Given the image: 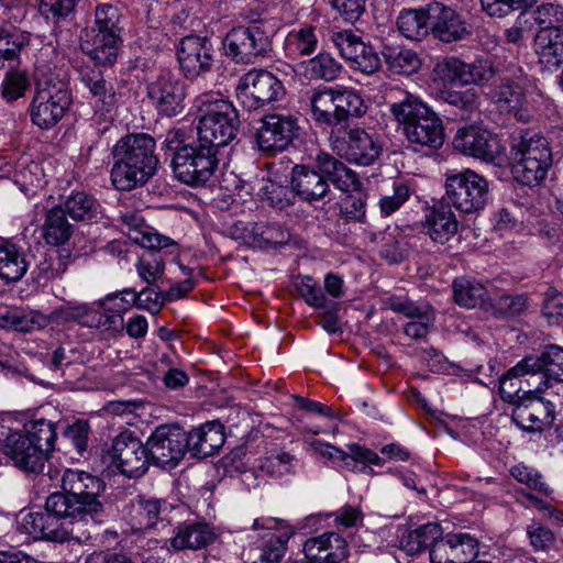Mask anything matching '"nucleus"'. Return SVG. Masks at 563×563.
Returning a JSON list of instances; mask_svg holds the SVG:
<instances>
[{
  "instance_id": "f257e3e1",
  "label": "nucleus",
  "mask_w": 563,
  "mask_h": 563,
  "mask_svg": "<svg viewBox=\"0 0 563 563\" xmlns=\"http://www.w3.org/2000/svg\"><path fill=\"white\" fill-rule=\"evenodd\" d=\"M329 181L342 191H349L360 185L356 174L328 153L317 155L316 167L297 164L290 172L292 191L301 201L309 205L323 201L331 195Z\"/></svg>"
},
{
  "instance_id": "f03ea898",
  "label": "nucleus",
  "mask_w": 563,
  "mask_h": 563,
  "mask_svg": "<svg viewBox=\"0 0 563 563\" xmlns=\"http://www.w3.org/2000/svg\"><path fill=\"white\" fill-rule=\"evenodd\" d=\"M155 140L148 134H129L113 147L111 180L118 190L129 191L144 185L156 172Z\"/></svg>"
},
{
  "instance_id": "7ed1b4c3",
  "label": "nucleus",
  "mask_w": 563,
  "mask_h": 563,
  "mask_svg": "<svg viewBox=\"0 0 563 563\" xmlns=\"http://www.w3.org/2000/svg\"><path fill=\"white\" fill-rule=\"evenodd\" d=\"M195 108L197 140L219 152L236 137L240 119L232 102L206 93L196 98Z\"/></svg>"
},
{
  "instance_id": "20e7f679",
  "label": "nucleus",
  "mask_w": 563,
  "mask_h": 563,
  "mask_svg": "<svg viewBox=\"0 0 563 563\" xmlns=\"http://www.w3.org/2000/svg\"><path fill=\"white\" fill-rule=\"evenodd\" d=\"M121 13L111 4H101L95 11L96 27L82 30L79 36L80 51L96 66L112 67L122 43Z\"/></svg>"
},
{
  "instance_id": "39448f33",
  "label": "nucleus",
  "mask_w": 563,
  "mask_h": 563,
  "mask_svg": "<svg viewBox=\"0 0 563 563\" xmlns=\"http://www.w3.org/2000/svg\"><path fill=\"white\" fill-rule=\"evenodd\" d=\"M390 112L401 125L411 145L439 148L444 142V128L441 119L427 104L412 96L393 103Z\"/></svg>"
},
{
  "instance_id": "423d86ee",
  "label": "nucleus",
  "mask_w": 563,
  "mask_h": 563,
  "mask_svg": "<svg viewBox=\"0 0 563 563\" xmlns=\"http://www.w3.org/2000/svg\"><path fill=\"white\" fill-rule=\"evenodd\" d=\"M512 174L525 186L543 181L552 166V151L545 137L525 133L515 137L511 145Z\"/></svg>"
},
{
  "instance_id": "0eeeda50",
  "label": "nucleus",
  "mask_w": 563,
  "mask_h": 563,
  "mask_svg": "<svg viewBox=\"0 0 563 563\" xmlns=\"http://www.w3.org/2000/svg\"><path fill=\"white\" fill-rule=\"evenodd\" d=\"M174 150L173 172L175 177L186 185H205L218 167L219 152L199 140L176 146Z\"/></svg>"
},
{
  "instance_id": "6e6552de",
  "label": "nucleus",
  "mask_w": 563,
  "mask_h": 563,
  "mask_svg": "<svg viewBox=\"0 0 563 563\" xmlns=\"http://www.w3.org/2000/svg\"><path fill=\"white\" fill-rule=\"evenodd\" d=\"M329 141L336 155L357 165H372L382 153L378 139L360 128H333Z\"/></svg>"
},
{
  "instance_id": "1a4fd4ad",
  "label": "nucleus",
  "mask_w": 563,
  "mask_h": 563,
  "mask_svg": "<svg viewBox=\"0 0 563 563\" xmlns=\"http://www.w3.org/2000/svg\"><path fill=\"white\" fill-rule=\"evenodd\" d=\"M488 181L474 170L446 174V199L461 212L473 213L482 210L488 200Z\"/></svg>"
},
{
  "instance_id": "9d476101",
  "label": "nucleus",
  "mask_w": 563,
  "mask_h": 563,
  "mask_svg": "<svg viewBox=\"0 0 563 563\" xmlns=\"http://www.w3.org/2000/svg\"><path fill=\"white\" fill-rule=\"evenodd\" d=\"M53 73H44L36 80V91L31 103V119L41 129L55 125L70 106V92L53 84Z\"/></svg>"
},
{
  "instance_id": "9b49d317",
  "label": "nucleus",
  "mask_w": 563,
  "mask_h": 563,
  "mask_svg": "<svg viewBox=\"0 0 563 563\" xmlns=\"http://www.w3.org/2000/svg\"><path fill=\"white\" fill-rule=\"evenodd\" d=\"M146 449L150 464L172 470L187 452L186 431L177 424H159L148 437Z\"/></svg>"
},
{
  "instance_id": "f8f14e48",
  "label": "nucleus",
  "mask_w": 563,
  "mask_h": 563,
  "mask_svg": "<svg viewBox=\"0 0 563 563\" xmlns=\"http://www.w3.org/2000/svg\"><path fill=\"white\" fill-rule=\"evenodd\" d=\"M107 456L122 475L129 478L143 476L150 465L146 443L130 431L120 432L112 440Z\"/></svg>"
},
{
  "instance_id": "ddd939ff",
  "label": "nucleus",
  "mask_w": 563,
  "mask_h": 563,
  "mask_svg": "<svg viewBox=\"0 0 563 563\" xmlns=\"http://www.w3.org/2000/svg\"><path fill=\"white\" fill-rule=\"evenodd\" d=\"M299 130L298 119L292 114H266L255 135L257 147L268 155L280 153L299 136Z\"/></svg>"
},
{
  "instance_id": "4468645a",
  "label": "nucleus",
  "mask_w": 563,
  "mask_h": 563,
  "mask_svg": "<svg viewBox=\"0 0 563 563\" xmlns=\"http://www.w3.org/2000/svg\"><path fill=\"white\" fill-rule=\"evenodd\" d=\"M227 57L236 64L249 65L257 62L267 51L268 42L257 26L233 27L222 41Z\"/></svg>"
},
{
  "instance_id": "2eb2a0df",
  "label": "nucleus",
  "mask_w": 563,
  "mask_h": 563,
  "mask_svg": "<svg viewBox=\"0 0 563 563\" xmlns=\"http://www.w3.org/2000/svg\"><path fill=\"white\" fill-rule=\"evenodd\" d=\"M238 99L247 109L262 108L279 100L285 89L273 73H246L235 88Z\"/></svg>"
},
{
  "instance_id": "dca6fc26",
  "label": "nucleus",
  "mask_w": 563,
  "mask_h": 563,
  "mask_svg": "<svg viewBox=\"0 0 563 563\" xmlns=\"http://www.w3.org/2000/svg\"><path fill=\"white\" fill-rule=\"evenodd\" d=\"M532 389L523 391V398L514 407L512 421L522 430L540 432L554 421V408L550 401Z\"/></svg>"
},
{
  "instance_id": "f3484780",
  "label": "nucleus",
  "mask_w": 563,
  "mask_h": 563,
  "mask_svg": "<svg viewBox=\"0 0 563 563\" xmlns=\"http://www.w3.org/2000/svg\"><path fill=\"white\" fill-rule=\"evenodd\" d=\"M73 523L79 522L78 516L95 517L102 512L99 495L104 489L100 477L91 472L73 470Z\"/></svg>"
},
{
  "instance_id": "a211bd4d",
  "label": "nucleus",
  "mask_w": 563,
  "mask_h": 563,
  "mask_svg": "<svg viewBox=\"0 0 563 563\" xmlns=\"http://www.w3.org/2000/svg\"><path fill=\"white\" fill-rule=\"evenodd\" d=\"M453 146L464 155L485 162H494L499 154L498 140L489 131L475 125L459 129Z\"/></svg>"
},
{
  "instance_id": "6ab92c4d",
  "label": "nucleus",
  "mask_w": 563,
  "mask_h": 563,
  "mask_svg": "<svg viewBox=\"0 0 563 563\" xmlns=\"http://www.w3.org/2000/svg\"><path fill=\"white\" fill-rule=\"evenodd\" d=\"M430 34L443 43H453L466 37L468 30L463 18L441 2L429 3Z\"/></svg>"
},
{
  "instance_id": "aec40b11",
  "label": "nucleus",
  "mask_w": 563,
  "mask_h": 563,
  "mask_svg": "<svg viewBox=\"0 0 563 563\" xmlns=\"http://www.w3.org/2000/svg\"><path fill=\"white\" fill-rule=\"evenodd\" d=\"M3 453L13 464L26 473L38 474L43 471L47 456L41 446L33 445L21 432H11L1 445Z\"/></svg>"
},
{
  "instance_id": "412c9836",
  "label": "nucleus",
  "mask_w": 563,
  "mask_h": 563,
  "mask_svg": "<svg viewBox=\"0 0 563 563\" xmlns=\"http://www.w3.org/2000/svg\"><path fill=\"white\" fill-rule=\"evenodd\" d=\"M148 95L157 101L161 113L174 117L181 112L185 86L174 73H163L148 86Z\"/></svg>"
},
{
  "instance_id": "4be33fe9",
  "label": "nucleus",
  "mask_w": 563,
  "mask_h": 563,
  "mask_svg": "<svg viewBox=\"0 0 563 563\" xmlns=\"http://www.w3.org/2000/svg\"><path fill=\"white\" fill-rule=\"evenodd\" d=\"M177 58L181 70H206L214 66V49L208 37L188 35L180 40Z\"/></svg>"
},
{
  "instance_id": "5701e85b",
  "label": "nucleus",
  "mask_w": 563,
  "mask_h": 563,
  "mask_svg": "<svg viewBox=\"0 0 563 563\" xmlns=\"http://www.w3.org/2000/svg\"><path fill=\"white\" fill-rule=\"evenodd\" d=\"M332 41L341 55L354 63V70H378L377 55L352 31L336 32L332 35Z\"/></svg>"
},
{
  "instance_id": "b1692460",
  "label": "nucleus",
  "mask_w": 563,
  "mask_h": 563,
  "mask_svg": "<svg viewBox=\"0 0 563 563\" xmlns=\"http://www.w3.org/2000/svg\"><path fill=\"white\" fill-rule=\"evenodd\" d=\"M213 528L201 521L183 522L174 529L169 544L175 551L200 550L216 540Z\"/></svg>"
},
{
  "instance_id": "393cba45",
  "label": "nucleus",
  "mask_w": 563,
  "mask_h": 563,
  "mask_svg": "<svg viewBox=\"0 0 563 563\" xmlns=\"http://www.w3.org/2000/svg\"><path fill=\"white\" fill-rule=\"evenodd\" d=\"M187 451L198 459L213 455L225 441L223 428L216 422H207L186 432Z\"/></svg>"
},
{
  "instance_id": "a878e982",
  "label": "nucleus",
  "mask_w": 563,
  "mask_h": 563,
  "mask_svg": "<svg viewBox=\"0 0 563 563\" xmlns=\"http://www.w3.org/2000/svg\"><path fill=\"white\" fill-rule=\"evenodd\" d=\"M101 310L96 312L98 322L93 328L111 334H121L124 330L123 314L131 303L120 294H109L99 302Z\"/></svg>"
},
{
  "instance_id": "bb28decb",
  "label": "nucleus",
  "mask_w": 563,
  "mask_h": 563,
  "mask_svg": "<svg viewBox=\"0 0 563 563\" xmlns=\"http://www.w3.org/2000/svg\"><path fill=\"white\" fill-rule=\"evenodd\" d=\"M459 222L449 206H434L427 214L423 231L438 244H445L457 232Z\"/></svg>"
},
{
  "instance_id": "cd10ccee",
  "label": "nucleus",
  "mask_w": 563,
  "mask_h": 563,
  "mask_svg": "<svg viewBox=\"0 0 563 563\" xmlns=\"http://www.w3.org/2000/svg\"><path fill=\"white\" fill-rule=\"evenodd\" d=\"M29 265L23 247L0 236V278L7 283L19 282L26 274Z\"/></svg>"
},
{
  "instance_id": "c85d7f7f",
  "label": "nucleus",
  "mask_w": 563,
  "mask_h": 563,
  "mask_svg": "<svg viewBox=\"0 0 563 563\" xmlns=\"http://www.w3.org/2000/svg\"><path fill=\"white\" fill-rule=\"evenodd\" d=\"M545 374V351L540 354H530L525 356L515 366L510 368V375L521 376V379L528 387L537 393H543L548 389Z\"/></svg>"
},
{
  "instance_id": "c756f323",
  "label": "nucleus",
  "mask_w": 563,
  "mask_h": 563,
  "mask_svg": "<svg viewBox=\"0 0 563 563\" xmlns=\"http://www.w3.org/2000/svg\"><path fill=\"white\" fill-rule=\"evenodd\" d=\"M536 51L544 68L560 67L563 64V27L538 31L534 35Z\"/></svg>"
},
{
  "instance_id": "7c9ffc66",
  "label": "nucleus",
  "mask_w": 563,
  "mask_h": 563,
  "mask_svg": "<svg viewBox=\"0 0 563 563\" xmlns=\"http://www.w3.org/2000/svg\"><path fill=\"white\" fill-rule=\"evenodd\" d=\"M48 325L46 314L38 310L13 308L0 314V327L18 332H32Z\"/></svg>"
},
{
  "instance_id": "2f4dec72",
  "label": "nucleus",
  "mask_w": 563,
  "mask_h": 563,
  "mask_svg": "<svg viewBox=\"0 0 563 563\" xmlns=\"http://www.w3.org/2000/svg\"><path fill=\"white\" fill-rule=\"evenodd\" d=\"M42 236L47 245L56 247L65 245L70 240V223L64 207L56 206L46 213Z\"/></svg>"
},
{
  "instance_id": "473e14b6",
  "label": "nucleus",
  "mask_w": 563,
  "mask_h": 563,
  "mask_svg": "<svg viewBox=\"0 0 563 563\" xmlns=\"http://www.w3.org/2000/svg\"><path fill=\"white\" fill-rule=\"evenodd\" d=\"M452 287L455 302L465 308L482 306L489 299L486 287L470 277L455 278Z\"/></svg>"
},
{
  "instance_id": "72a5a7b5",
  "label": "nucleus",
  "mask_w": 563,
  "mask_h": 563,
  "mask_svg": "<svg viewBox=\"0 0 563 563\" xmlns=\"http://www.w3.org/2000/svg\"><path fill=\"white\" fill-rule=\"evenodd\" d=\"M441 536V526L429 522L402 534L400 545L409 555H415L431 548L432 543L440 539Z\"/></svg>"
},
{
  "instance_id": "f704fd0d",
  "label": "nucleus",
  "mask_w": 563,
  "mask_h": 563,
  "mask_svg": "<svg viewBox=\"0 0 563 563\" xmlns=\"http://www.w3.org/2000/svg\"><path fill=\"white\" fill-rule=\"evenodd\" d=\"M429 22V4H427L423 9H410L400 12L397 26L405 37L421 41L430 34Z\"/></svg>"
},
{
  "instance_id": "c9c22d12",
  "label": "nucleus",
  "mask_w": 563,
  "mask_h": 563,
  "mask_svg": "<svg viewBox=\"0 0 563 563\" xmlns=\"http://www.w3.org/2000/svg\"><path fill=\"white\" fill-rule=\"evenodd\" d=\"M27 38L21 32L0 29V60L8 62L9 70H16L20 66L19 54L26 45ZM0 67H5L2 64Z\"/></svg>"
},
{
  "instance_id": "e433bc0d",
  "label": "nucleus",
  "mask_w": 563,
  "mask_h": 563,
  "mask_svg": "<svg viewBox=\"0 0 563 563\" xmlns=\"http://www.w3.org/2000/svg\"><path fill=\"white\" fill-rule=\"evenodd\" d=\"M33 445L41 446L42 452L48 456L54 449L56 438L55 426L45 419H36L24 424V432H21Z\"/></svg>"
},
{
  "instance_id": "4c0bfd02",
  "label": "nucleus",
  "mask_w": 563,
  "mask_h": 563,
  "mask_svg": "<svg viewBox=\"0 0 563 563\" xmlns=\"http://www.w3.org/2000/svg\"><path fill=\"white\" fill-rule=\"evenodd\" d=\"M335 91L332 89L316 92L311 98L312 118L319 124L338 126Z\"/></svg>"
},
{
  "instance_id": "58836bf2",
  "label": "nucleus",
  "mask_w": 563,
  "mask_h": 563,
  "mask_svg": "<svg viewBox=\"0 0 563 563\" xmlns=\"http://www.w3.org/2000/svg\"><path fill=\"white\" fill-rule=\"evenodd\" d=\"M528 12L539 31L563 29V5L559 3L543 1L528 9Z\"/></svg>"
},
{
  "instance_id": "ea45409f",
  "label": "nucleus",
  "mask_w": 563,
  "mask_h": 563,
  "mask_svg": "<svg viewBox=\"0 0 563 563\" xmlns=\"http://www.w3.org/2000/svg\"><path fill=\"white\" fill-rule=\"evenodd\" d=\"M335 109L338 126H344L342 122L350 117L358 118L366 112L363 99L352 90L335 91Z\"/></svg>"
},
{
  "instance_id": "a19ab883",
  "label": "nucleus",
  "mask_w": 563,
  "mask_h": 563,
  "mask_svg": "<svg viewBox=\"0 0 563 563\" xmlns=\"http://www.w3.org/2000/svg\"><path fill=\"white\" fill-rule=\"evenodd\" d=\"M101 216L99 201L90 194L79 191L73 195V220L85 222V227L97 222Z\"/></svg>"
},
{
  "instance_id": "79ce46f5",
  "label": "nucleus",
  "mask_w": 563,
  "mask_h": 563,
  "mask_svg": "<svg viewBox=\"0 0 563 563\" xmlns=\"http://www.w3.org/2000/svg\"><path fill=\"white\" fill-rule=\"evenodd\" d=\"M91 427L87 419L80 418L73 421V449L76 451L77 457L74 461H90L96 457L91 443Z\"/></svg>"
},
{
  "instance_id": "37998d69",
  "label": "nucleus",
  "mask_w": 563,
  "mask_h": 563,
  "mask_svg": "<svg viewBox=\"0 0 563 563\" xmlns=\"http://www.w3.org/2000/svg\"><path fill=\"white\" fill-rule=\"evenodd\" d=\"M453 549V563H467L479 552L478 540L467 532L448 533Z\"/></svg>"
},
{
  "instance_id": "c03bdc74",
  "label": "nucleus",
  "mask_w": 563,
  "mask_h": 563,
  "mask_svg": "<svg viewBox=\"0 0 563 563\" xmlns=\"http://www.w3.org/2000/svg\"><path fill=\"white\" fill-rule=\"evenodd\" d=\"M382 55L390 68H408V70H419L422 62L419 55L409 48L400 46H385Z\"/></svg>"
},
{
  "instance_id": "a18cd8bd",
  "label": "nucleus",
  "mask_w": 563,
  "mask_h": 563,
  "mask_svg": "<svg viewBox=\"0 0 563 563\" xmlns=\"http://www.w3.org/2000/svg\"><path fill=\"white\" fill-rule=\"evenodd\" d=\"M253 235L260 246L272 247L285 245L290 238L288 230L277 222L255 224Z\"/></svg>"
},
{
  "instance_id": "49530a36",
  "label": "nucleus",
  "mask_w": 563,
  "mask_h": 563,
  "mask_svg": "<svg viewBox=\"0 0 563 563\" xmlns=\"http://www.w3.org/2000/svg\"><path fill=\"white\" fill-rule=\"evenodd\" d=\"M120 295H131V306L134 305L139 309H144L154 313L158 312L162 305L166 301L164 298V291L156 290L150 285L143 288L140 292H136L132 288H126L121 291Z\"/></svg>"
},
{
  "instance_id": "de8ad7c7",
  "label": "nucleus",
  "mask_w": 563,
  "mask_h": 563,
  "mask_svg": "<svg viewBox=\"0 0 563 563\" xmlns=\"http://www.w3.org/2000/svg\"><path fill=\"white\" fill-rule=\"evenodd\" d=\"M135 267L141 279L150 286L163 276L165 269L163 257L156 252L142 255Z\"/></svg>"
},
{
  "instance_id": "09e8293b",
  "label": "nucleus",
  "mask_w": 563,
  "mask_h": 563,
  "mask_svg": "<svg viewBox=\"0 0 563 563\" xmlns=\"http://www.w3.org/2000/svg\"><path fill=\"white\" fill-rule=\"evenodd\" d=\"M490 96L497 103H504L507 110H515L522 104L525 93L518 84L507 79L494 88Z\"/></svg>"
},
{
  "instance_id": "8fccbe9b",
  "label": "nucleus",
  "mask_w": 563,
  "mask_h": 563,
  "mask_svg": "<svg viewBox=\"0 0 563 563\" xmlns=\"http://www.w3.org/2000/svg\"><path fill=\"white\" fill-rule=\"evenodd\" d=\"M388 307L411 320L433 313V309L429 303L415 302L406 297H390L388 299Z\"/></svg>"
},
{
  "instance_id": "3c124183",
  "label": "nucleus",
  "mask_w": 563,
  "mask_h": 563,
  "mask_svg": "<svg viewBox=\"0 0 563 563\" xmlns=\"http://www.w3.org/2000/svg\"><path fill=\"white\" fill-rule=\"evenodd\" d=\"M139 517L145 529L154 528L161 516L167 510V503L162 499H146L140 497L137 500Z\"/></svg>"
},
{
  "instance_id": "603ef678",
  "label": "nucleus",
  "mask_w": 563,
  "mask_h": 563,
  "mask_svg": "<svg viewBox=\"0 0 563 563\" xmlns=\"http://www.w3.org/2000/svg\"><path fill=\"white\" fill-rule=\"evenodd\" d=\"M29 87L30 80L25 73H5L1 84V93L3 99L12 102L23 97Z\"/></svg>"
},
{
  "instance_id": "864d4df0",
  "label": "nucleus",
  "mask_w": 563,
  "mask_h": 563,
  "mask_svg": "<svg viewBox=\"0 0 563 563\" xmlns=\"http://www.w3.org/2000/svg\"><path fill=\"white\" fill-rule=\"evenodd\" d=\"M545 376L548 388L552 382L563 383V347L559 345H548L545 349Z\"/></svg>"
},
{
  "instance_id": "5fc2aeb1",
  "label": "nucleus",
  "mask_w": 563,
  "mask_h": 563,
  "mask_svg": "<svg viewBox=\"0 0 563 563\" xmlns=\"http://www.w3.org/2000/svg\"><path fill=\"white\" fill-rule=\"evenodd\" d=\"M294 459L288 452H275L262 459L260 467L271 476L280 477L291 472Z\"/></svg>"
},
{
  "instance_id": "6e6d98bb",
  "label": "nucleus",
  "mask_w": 563,
  "mask_h": 563,
  "mask_svg": "<svg viewBox=\"0 0 563 563\" xmlns=\"http://www.w3.org/2000/svg\"><path fill=\"white\" fill-rule=\"evenodd\" d=\"M534 0H481L482 9L490 16H506L512 11L529 8Z\"/></svg>"
},
{
  "instance_id": "4d7b16f0",
  "label": "nucleus",
  "mask_w": 563,
  "mask_h": 563,
  "mask_svg": "<svg viewBox=\"0 0 563 563\" xmlns=\"http://www.w3.org/2000/svg\"><path fill=\"white\" fill-rule=\"evenodd\" d=\"M323 558L324 563H341L347 556L346 541L335 532L324 533Z\"/></svg>"
},
{
  "instance_id": "13d9d810",
  "label": "nucleus",
  "mask_w": 563,
  "mask_h": 563,
  "mask_svg": "<svg viewBox=\"0 0 563 563\" xmlns=\"http://www.w3.org/2000/svg\"><path fill=\"white\" fill-rule=\"evenodd\" d=\"M366 213L365 196L357 191L345 196L340 202V216L347 220L363 221Z\"/></svg>"
},
{
  "instance_id": "bf43d9fd",
  "label": "nucleus",
  "mask_w": 563,
  "mask_h": 563,
  "mask_svg": "<svg viewBox=\"0 0 563 563\" xmlns=\"http://www.w3.org/2000/svg\"><path fill=\"white\" fill-rule=\"evenodd\" d=\"M510 473L519 483L527 485L530 489L538 490L544 495L551 493L549 485L542 481V475L533 468L519 464L514 466Z\"/></svg>"
},
{
  "instance_id": "052dcab7",
  "label": "nucleus",
  "mask_w": 563,
  "mask_h": 563,
  "mask_svg": "<svg viewBox=\"0 0 563 563\" xmlns=\"http://www.w3.org/2000/svg\"><path fill=\"white\" fill-rule=\"evenodd\" d=\"M410 197V191L405 184H395L393 192L384 195L378 201L382 214L388 217L396 212Z\"/></svg>"
},
{
  "instance_id": "680f3d73",
  "label": "nucleus",
  "mask_w": 563,
  "mask_h": 563,
  "mask_svg": "<svg viewBox=\"0 0 563 563\" xmlns=\"http://www.w3.org/2000/svg\"><path fill=\"white\" fill-rule=\"evenodd\" d=\"M523 379L518 375H510V369L503 376L499 384V393L503 400L514 407L523 398Z\"/></svg>"
},
{
  "instance_id": "e2e57ef3",
  "label": "nucleus",
  "mask_w": 563,
  "mask_h": 563,
  "mask_svg": "<svg viewBox=\"0 0 563 563\" xmlns=\"http://www.w3.org/2000/svg\"><path fill=\"white\" fill-rule=\"evenodd\" d=\"M527 534L531 547L536 551H549L555 543L554 533L549 528L537 521H532L527 527Z\"/></svg>"
},
{
  "instance_id": "0e129e2a",
  "label": "nucleus",
  "mask_w": 563,
  "mask_h": 563,
  "mask_svg": "<svg viewBox=\"0 0 563 563\" xmlns=\"http://www.w3.org/2000/svg\"><path fill=\"white\" fill-rule=\"evenodd\" d=\"M297 289L300 296L306 300L309 306L314 308H327L328 299L325 298L321 288L311 277H303L297 284Z\"/></svg>"
},
{
  "instance_id": "69168bd1",
  "label": "nucleus",
  "mask_w": 563,
  "mask_h": 563,
  "mask_svg": "<svg viewBox=\"0 0 563 563\" xmlns=\"http://www.w3.org/2000/svg\"><path fill=\"white\" fill-rule=\"evenodd\" d=\"M131 241L143 249L153 251L165 249L172 244V240L168 236L153 232L148 225L144 231H134L131 234Z\"/></svg>"
},
{
  "instance_id": "338daca9",
  "label": "nucleus",
  "mask_w": 563,
  "mask_h": 563,
  "mask_svg": "<svg viewBox=\"0 0 563 563\" xmlns=\"http://www.w3.org/2000/svg\"><path fill=\"white\" fill-rule=\"evenodd\" d=\"M520 11L521 12L515 20L514 24L505 31V36L508 43L521 42L525 36L530 34L534 29L528 8Z\"/></svg>"
},
{
  "instance_id": "774afa93",
  "label": "nucleus",
  "mask_w": 563,
  "mask_h": 563,
  "mask_svg": "<svg viewBox=\"0 0 563 563\" xmlns=\"http://www.w3.org/2000/svg\"><path fill=\"white\" fill-rule=\"evenodd\" d=\"M82 81L95 97L106 104H111L114 97L113 87L102 78V73H90L82 77Z\"/></svg>"
}]
</instances>
